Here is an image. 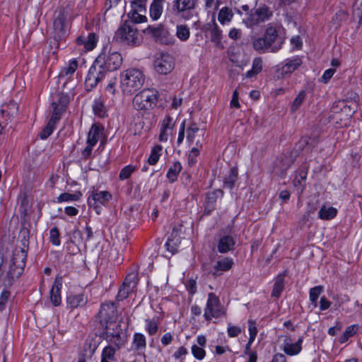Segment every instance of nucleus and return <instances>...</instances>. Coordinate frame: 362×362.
<instances>
[{"label":"nucleus","mask_w":362,"mask_h":362,"mask_svg":"<svg viewBox=\"0 0 362 362\" xmlns=\"http://www.w3.org/2000/svg\"><path fill=\"white\" fill-rule=\"evenodd\" d=\"M27 257L26 252L23 248H16L10 260L8 270L4 278L5 286H11L23 274Z\"/></svg>","instance_id":"obj_1"},{"label":"nucleus","mask_w":362,"mask_h":362,"mask_svg":"<svg viewBox=\"0 0 362 362\" xmlns=\"http://www.w3.org/2000/svg\"><path fill=\"white\" fill-rule=\"evenodd\" d=\"M144 81V74L140 69H128L121 73V90L125 95H132L142 87Z\"/></svg>","instance_id":"obj_2"},{"label":"nucleus","mask_w":362,"mask_h":362,"mask_svg":"<svg viewBox=\"0 0 362 362\" xmlns=\"http://www.w3.org/2000/svg\"><path fill=\"white\" fill-rule=\"evenodd\" d=\"M114 39L116 42H124L129 45H136L139 43L137 29L128 21H124L115 32Z\"/></svg>","instance_id":"obj_3"},{"label":"nucleus","mask_w":362,"mask_h":362,"mask_svg":"<svg viewBox=\"0 0 362 362\" xmlns=\"http://www.w3.org/2000/svg\"><path fill=\"white\" fill-rule=\"evenodd\" d=\"M158 92L153 89H144L133 98V106L137 110H148L156 106Z\"/></svg>","instance_id":"obj_4"},{"label":"nucleus","mask_w":362,"mask_h":362,"mask_svg":"<svg viewBox=\"0 0 362 362\" xmlns=\"http://www.w3.org/2000/svg\"><path fill=\"white\" fill-rule=\"evenodd\" d=\"M280 30L279 26L272 23L268 24L265 28L264 37L271 47V52L279 51L284 43V37L281 35Z\"/></svg>","instance_id":"obj_5"},{"label":"nucleus","mask_w":362,"mask_h":362,"mask_svg":"<svg viewBox=\"0 0 362 362\" xmlns=\"http://www.w3.org/2000/svg\"><path fill=\"white\" fill-rule=\"evenodd\" d=\"M67 16L64 9H60L55 13L53 20V37L57 41L68 35Z\"/></svg>","instance_id":"obj_6"},{"label":"nucleus","mask_w":362,"mask_h":362,"mask_svg":"<svg viewBox=\"0 0 362 362\" xmlns=\"http://www.w3.org/2000/svg\"><path fill=\"white\" fill-rule=\"evenodd\" d=\"M196 0H173L170 12L175 16H181L186 20L190 18L189 13L195 8Z\"/></svg>","instance_id":"obj_7"},{"label":"nucleus","mask_w":362,"mask_h":362,"mask_svg":"<svg viewBox=\"0 0 362 362\" xmlns=\"http://www.w3.org/2000/svg\"><path fill=\"white\" fill-rule=\"evenodd\" d=\"M107 71L95 59L90 66L85 81V86L88 90H92L105 76Z\"/></svg>","instance_id":"obj_8"},{"label":"nucleus","mask_w":362,"mask_h":362,"mask_svg":"<svg viewBox=\"0 0 362 362\" xmlns=\"http://www.w3.org/2000/svg\"><path fill=\"white\" fill-rule=\"evenodd\" d=\"M272 16V11L270 8L266 5H261L244 20V23L247 28H252L259 23L268 21Z\"/></svg>","instance_id":"obj_9"},{"label":"nucleus","mask_w":362,"mask_h":362,"mask_svg":"<svg viewBox=\"0 0 362 362\" xmlns=\"http://www.w3.org/2000/svg\"><path fill=\"white\" fill-rule=\"evenodd\" d=\"M224 315L225 310L218 298L214 293H209L206 308L204 315L205 319L209 321L212 317L218 318Z\"/></svg>","instance_id":"obj_10"},{"label":"nucleus","mask_w":362,"mask_h":362,"mask_svg":"<svg viewBox=\"0 0 362 362\" xmlns=\"http://www.w3.org/2000/svg\"><path fill=\"white\" fill-rule=\"evenodd\" d=\"M96 60L107 72L117 70L122 63V58L117 52H113L107 55L103 53L97 57Z\"/></svg>","instance_id":"obj_11"},{"label":"nucleus","mask_w":362,"mask_h":362,"mask_svg":"<svg viewBox=\"0 0 362 362\" xmlns=\"http://www.w3.org/2000/svg\"><path fill=\"white\" fill-rule=\"evenodd\" d=\"M98 318L100 323H105L110 327L117 325L116 320V308L113 303H106L101 305L98 313Z\"/></svg>","instance_id":"obj_12"},{"label":"nucleus","mask_w":362,"mask_h":362,"mask_svg":"<svg viewBox=\"0 0 362 362\" xmlns=\"http://www.w3.org/2000/svg\"><path fill=\"white\" fill-rule=\"evenodd\" d=\"M173 57L168 54H159L154 61V68L157 73L166 75L174 68Z\"/></svg>","instance_id":"obj_13"},{"label":"nucleus","mask_w":362,"mask_h":362,"mask_svg":"<svg viewBox=\"0 0 362 362\" xmlns=\"http://www.w3.org/2000/svg\"><path fill=\"white\" fill-rule=\"evenodd\" d=\"M69 100L67 95L60 94L58 95L57 101H53L51 104L52 112L49 120L52 122H57L63 112H65Z\"/></svg>","instance_id":"obj_14"},{"label":"nucleus","mask_w":362,"mask_h":362,"mask_svg":"<svg viewBox=\"0 0 362 362\" xmlns=\"http://www.w3.org/2000/svg\"><path fill=\"white\" fill-rule=\"evenodd\" d=\"M137 282L138 279L136 274L131 273L128 274L118 292L117 296V299L119 300L126 299L129 296V294L136 288Z\"/></svg>","instance_id":"obj_15"},{"label":"nucleus","mask_w":362,"mask_h":362,"mask_svg":"<svg viewBox=\"0 0 362 362\" xmlns=\"http://www.w3.org/2000/svg\"><path fill=\"white\" fill-rule=\"evenodd\" d=\"M187 141L189 145L204 144V130L198 127V126L192 122L187 128Z\"/></svg>","instance_id":"obj_16"},{"label":"nucleus","mask_w":362,"mask_h":362,"mask_svg":"<svg viewBox=\"0 0 362 362\" xmlns=\"http://www.w3.org/2000/svg\"><path fill=\"white\" fill-rule=\"evenodd\" d=\"M97 40L95 33H89L87 36L81 35L76 38V47L80 52H87L95 48Z\"/></svg>","instance_id":"obj_17"},{"label":"nucleus","mask_w":362,"mask_h":362,"mask_svg":"<svg viewBox=\"0 0 362 362\" xmlns=\"http://www.w3.org/2000/svg\"><path fill=\"white\" fill-rule=\"evenodd\" d=\"M112 197V195L107 191H93L88 198V204L90 206L97 208L100 204H105Z\"/></svg>","instance_id":"obj_18"},{"label":"nucleus","mask_w":362,"mask_h":362,"mask_svg":"<svg viewBox=\"0 0 362 362\" xmlns=\"http://www.w3.org/2000/svg\"><path fill=\"white\" fill-rule=\"evenodd\" d=\"M303 337H300L295 343L290 337H285L283 343V351L289 356H294L299 354L302 349Z\"/></svg>","instance_id":"obj_19"},{"label":"nucleus","mask_w":362,"mask_h":362,"mask_svg":"<svg viewBox=\"0 0 362 362\" xmlns=\"http://www.w3.org/2000/svg\"><path fill=\"white\" fill-rule=\"evenodd\" d=\"M105 330L106 340L115 344L117 349H119L123 343L120 336L119 325H114L112 327L105 325Z\"/></svg>","instance_id":"obj_20"},{"label":"nucleus","mask_w":362,"mask_h":362,"mask_svg":"<svg viewBox=\"0 0 362 362\" xmlns=\"http://www.w3.org/2000/svg\"><path fill=\"white\" fill-rule=\"evenodd\" d=\"M62 285V277L57 276L50 291V300L54 306L61 303L60 291Z\"/></svg>","instance_id":"obj_21"},{"label":"nucleus","mask_w":362,"mask_h":362,"mask_svg":"<svg viewBox=\"0 0 362 362\" xmlns=\"http://www.w3.org/2000/svg\"><path fill=\"white\" fill-rule=\"evenodd\" d=\"M235 245V240L232 235H224L218 241V250L221 253H226L228 251L233 250Z\"/></svg>","instance_id":"obj_22"},{"label":"nucleus","mask_w":362,"mask_h":362,"mask_svg":"<svg viewBox=\"0 0 362 362\" xmlns=\"http://www.w3.org/2000/svg\"><path fill=\"white\" fill-rule=\"evenodd\" d=\"M174 123L172 117L170 116L166 117L162 122L161 132L159 135V140L160 141H166L170 134H171Z\"/></svg>","instance_id":"obj_23"},{"label":"nucleus","mask_w":362,"mask_h":362,"mask_svg":"<svg viewBox=\"0 0 362 362\" xmlns=\"http://www.w3.org/2000/svg\"><path fill=\"white\" fill-rule=\"evenodd\" d=\"M103 128L101 126L93 124L88 132L87 144L95 146L103 136Z\"/></svg>","instance_id":"obj_24"},{"label":"nucleus","mask_w":362,"mask_h":362,"mask_svg":"<svg viewBox=\"0 0 362 362\" xmlns=\"http://www.w3.org/2000/svg\"><path fill=\"white\" fill-rule=\"evenodd\" d=\"M302 64V60L299 57H296L291 59H287L285 64L280 70L281 74H291L297 69Z\"/></svg>","instance_id":"obj_25"},{"label":"nucleus","mask_w":362,"mask_h":362,"mask_svg":"<svg viewBox=\"0 0 362 362\" xmlns=\"http://www.w3.org/2000/svg\"><path fill=\"white\" fill-rule=\"evenodd\" d=\"M233 265V261L231 258L226 257L218 260L214 266V276L220 275L219 272L228 271Z\"/></svg>","instance_id":"obj_26"},{"label":"nucleus","mask_w":362,"mask_h":362,"mask_svg":"<svg viewBox=\"0 0 362 362\" xmlns=\"http://www.w3.org/2000/svg\"><path fill=\"white\" fill-rule=\"evenodd\" d=\"M234 13L228 6L221 8L218 13V21L221 25L228 24L233 19Z\"/></svg>","instance_id":"obj_27"},{"label":"nucleus","mask_w":362,"mask_h":362,"mask_svg":"<svg viewBox=\"0 0 362 362\" xmlns=\"http://www.w3.org/2000/svg\"><path fill=\"white\" fill-rule=\"evenodd\" d=\"M337 214V209L336 208L323 205L318 212V217L322 220H331L334 218Z\"/></svg>","instance_id":"obj_28"},{"label":"nucleus","mask_w":362,"mask_h":362,"mask_svg":"<svg viewBox=\"0 0 362 362\" xmlns=\"http://www.w3.org/2000/svg\"><path fill=\"white\" fill-rule=\"evenodd\" d=\"M165 0H153L150 6V16L153 20H158L163 13Z\"/></svg>","instance_id":"obj_29"},{"label":"nucleus","mask_w":362,"mask_h":362,"mask_svg":"<svg viewBox=\"0 0 362 362\" xmlns=\"http://www.w3.org/2000/svg\"><path fill=\"white\" fill-rule=\"evenodd\" d=\"M293 160L291 157L284 156L278 158L276 161L275 166L281 173H284L293 164Z\"/></svg>","instance_id":"obj_30"},{"label":"nucleus","mask_w":362,"mask_h":362,"mask_svg":"<svg viewBox=\"0 0 362 362\" xmlns=\"http://www.w3.org/2000/svg\"><path fill=\"white\" fill-rule=\"evenodd\" d=\"M132 346L135 351L144 350L146 347L145 336L141 333H135L133 337Z\"/></svg>","instance_id":"obj_31"},{"label":"nucleus","mask_w":362,"mask_h":362,"mask_svg":"<svg viewBox=\"0 0 362 362\" xmlns=\"http://www.w3.org/2000/svg\"><path fill=\"white\" fill-rule=\"evenodd\" d=\"M252 47L260 53L271 52V47H269L264 36L255 39L252 42Z\"/></svg>","instance_id":"obj_32"},{"label":"nucleus","mask_w":362,"mask_h":362,"mask_svg":"<svg viewBox=\"0 0 362 362\" xmlns=\"http://www.w3.org/2000/svg\"><path fill=\"white\" fill-rule=\"evenodd\" d=\"M86 298L83 294L71 295L67 298V303L71 308H76L86 303Z\"/></svg>","instance_id":"obj_33"},{"label":"nucleus","mask_w":362,"mask_h":362,"mask_svg":"<svg viewBox=\"0 0 362 362\" xmlns=\"http://www.w3.org/2000/svg\"><path fill=\"white\" fill-rule=\"evenodd\" d=\"M284 287V274H279L275 279L272 296L279 298Z\"/></svg>","instance_id":"obj_34"},{"label":"nucleus","mask_w":362,"mask_h":362,"mask_svg":"<svg viewBox=\"0 0 362 362\" xmlns=\"http://www.w3.org/2000/svg\"><path fill=\"white\" fill-rule=\"evenodd\" d=\"M182 170V165L179 161L174 162L169 168L167 173V177L170 182H174Z\"/></svg>","instance_id":"obj_35"},{"label":"nucleus","mask_w":362,"mask_h":362,"mask_svg":"<svg viewBox=\"0 0 362 362\" xmlns=\"http://www.w3.org/2000/svg\"><path fill=\"white\" fill-rule=\"evenodd\" d=\"M262 69V59L260 57H256L252 61V66L245 76L247 78H252L259 74Z\"/></svg>","instance_id":"obj_36"},{"label":"nucleus","mask_w":362,"mask_h":362,"mask_svg":"<svg viewBox=\"0 0 362 362\" xmlns=\"http://www.w3.org/2000/svg\"><path fill=\"white\" fill-rule=\"evenodd\" d=\"M223 192L221 189H217L207 193L206 197V203L207 204V207L210 208L209 211L214 209V204L218 196H223Z\"/></svg>","instance_id":"obj_37"},{"label":"nucleus","mask_w":362,"mask_h":362,"mask_svg":"<svg viewBox=\"0 0 362 362\" xmlns=\"http://www.w3.org/2000/svg\"><path fill=\"white\" fill-rule=\"evenodd\" d=\"M162 146L160 145H156L151 150V154L148 159V163L150 165H156L161 156Z\"/></svg>","instance_id":"obj_38"},{"label":"nucleus","mask_w":362,"mask_h":362,"mask_svg":"<svg viewBox=\"0 0 362 362\" xmlns=\"http://www.w3.org/2000/svg\"><path fill=\"white\" fill-rule=\"evenodd\" d=\"M237 179L238 170L235 168H233L230 170L228 175L224 180L225 187L232 189Z\"/></svg>","instance_id":"obj_39"},{"label":"nucleus","mask_w":362,"mask_h":362,"mask_svg":"<svg viewBox=\"0 0 362 362\" xmlns=\"http://www.w3.org/2000/svg\"><path fill=\"white\" fill-rule=\"evenodd\" d=\"M180 237L177 236L176 238H173L170 236L168 239V241L165 243V246L168 251H170L172 254H175L178 250L177 247H178V245H180Z\"/></svg>","instance_id":"obj_40"},{"label":"nucleus","mask_w":362,"mask_h":362,"mask_svg":"<svg viewBox=\"0 0 362 362\" xmlns=\"http://www.w3.org/2000/svg\"><path fill=\"white\" fill-rule=\"evenodd\" d=\"M177 37L182 41H186L189 35V28L186 25H180L177 26Z\"/></svg>","instance_id":"obj_41"},{"label":"nucleus","mask_w":362,"mask_h":362,"mask_svg":"<svg viewBox=\"0 0 362 362\" xmlns=\"http://www.w3.org/2000/svg\"><path fill=\"white\" fill-rule=\"evenodd\" d=\"M322 291L323 287L322 286H315L310 290V300L311 301L314 307H317L318 297L321 294Z\"/></svg>","instance_id":"obj_42"},{"label":"nucleus","mask_w":362,"mask_h":362,"mask_svg":"<svg viewBox=\"0 0 362 362\" xmlns=\"http://www.w3.org/2000/svg\"><path fill=\"white\" fill-rule=\"evenodd\" d=\"M140 12L141 11L137 9L132 8V11L128 13L127 16L132 21V23H142L146 19V18L145 16L140 14Z\"/></svg>","instance_id":"obj_43"},{"label":"nucleus","mask_w":362,"mask_h":362,"mask_svg":"<svg viewBox=\"0 0 362 362\" xmlns=\"http://www.w3.org/2000/svg\"><path fill=\"white\" fill-rule=\"evenodd\" d=\"M146 32L148 34H151L157 40L160 41V37L166 33L162 26H148L146 29Z\"/></svg>","instance_id":"obj_44"},{"label":"nucleus","mask_w":362,"mask_h":362,"mask_svg":"<svg viewBox=\"0 0 362 362\" xmlns=\"http://www.w3.org/2000/svg\"><path fill=\"white\" fill-rule=\"evenodd\" d=\"M11 300V292L4 289L0 294V312L4 311Z\"/></svg>","instance_id":"obj_45"},{"label":"nucleus","mask_w":362,"mask_h":362,"mask_svg":"<svg viewBox=\"0 0 362 362\" xmlns=\"http://www.w3.org/2000/svg\"><path fill=\"white\" fill-rule=\"evenodd\" d=\"M78 67V62L76 59L71 60L69 65L64 67L60 72L61 76L74 74Z\"/></svg>","instance_id":"obj_46"},{"label":"nucleus","mask_w":362,"mask_h":362,"mask_svg":"<svg viewBox=\"0 0 362 362\" xmlns=\"http://www.w3.org/2000/svg\"><path fill=\"white\" fill-rule=\"evenodd\" d=\"M221 38H222V31L218 28L217 24L214 22V26L211 30V40L213 42L218 44L220 42Z\"/></svg>","instance_id":"obj_47"},{"label":"nucleus","mask_w":362,"mask_h":362,"mask_svg":"<svg viewBox=\"0 0 362 362\" xmlns=\"http://www.w3.org/2000/svg\"><path fill=\"white\" fill-rule=\"evenodd\" d=\"M55 124L54 122L49 121L47 126L40 132V136L42 139H45L51 135L55 128Z\"/></svg>","instance_id":"obj_48"},{"label":"nucleus","mask_w":362,"mask_h":362,"mask_svg":"<svg viewBox=\"0 0 362 362\" xmlns=\"http://www.w3.org/2000/svg\"><path fill=\"white\" fill-rule=\"evenodd\" d=\"M305 92L303 90L298 93L291 105V110L292 112H295L299 108L305 98Z\"/></svg>","instance_id":"obj_49"},{"label":"nucleus","mask_w":362,"mask_h":362,"mask_svg":"<svg viewBox=\"0 0 362 362\" xmlns=\"http://www.w3.org/2000/svg\"><path fill=\"white\" fill-rule=\"evenodd\" d=\"M115 352L116 350L115 348L111 346H107L103 350L102 358L109 361H114Z\"/></svg>","instance_id":"obj_50"},{"label":"nucleus","mask_w":362,"mask_h":362,"mask_svg":"<svg viewBox=\"0 0 362 362\" xmlns=\"http://www.w3.org/2000/svg\"><path fill=\"white\" fill-rule=\"evenodd\" d=\"M6 109L4 108L2 110V112L3 113L6 112L7 115L11 116V117L15 116L18 111V105L13 101L10 102L6 106Z\"/></svg>","instance_id":"obj_51"},{"label":"nucleus","mask_w":362,"mask_h":362,"mask_svg":"<svg viewBox=\"0 0 362 362\" xmlns=\"http://www.w3.org/2000/svg\"><path fill=\"white\" fill-rule=\"evenodd\" d=\"M307 177V172L304 170H300L298 172V174L296 176L295 179L293 180V184L296 187L300 185L301 189L300 192H302L303 191L304 187L303 183L305 182Z\"/></svg>","instance_id":"obj_52"},{"label":"nucleus","mask_w":362,"mask_h":362,"mask_svg":"<svg viewBox=\"0 0 362 362\" xmlns=\"http://www.w3.org/2000/svg\"><path fill=\"white\" fill-rule=\"evenodd\" d=\"M192 354L194 358L199 361L204 359L206 356V351L203 347L196 344L192 346Z\"/></svg>","instance_id":"obj_53"},{"label":"nucleus","mask_w":362,"mask_h":362,"mask_svg":"<svg viewBox=\"0 0 362 362\" xmlns=\"http://www.w3.org/2000/svg\"><path fill=\"white\" fill-rule=\"evenodd\" d=\"M81 196V193L78 194H69V193H63L60 194L58 197V202H70V201H76L78 200Z\"/></svg>","instance_id":"obj_54"},{"label":"nucleus","mask_w":362,"mask_h":362,"mask_svg":"<svg viewBox=\"0 0 362 362\" xmlns=\"http://www.w3.org/2000/svg\"><path fill=\"white\" fill-rule=\"evenodd\" d=\"M49 240L52 245L58 246L60 245L59 231L57 227H54L49 230Z\"/></svg>","instance_id":"obj_55"},{"label":"nucleus","mask_w":362,"mask_h":362,"mask_svg":"<svg viewBox=\"0 0 362 362\" xmlns=\"http://www.w3.org/2000/svg\"><path fill=\"white\" fill-rule=\"evenodd\" d=\"M146 330L147 331L148 334L151 336L156 334L158 329V323L153 320H146Z\"/></svg>","instance_id":"obj_56"},{"label":"nucleus","mask_w":362,"mask_h":362,"mask_svg":"<svg viewBox=\"0 0 362 362\" xmlns=\"http://www.w3.org/2000/svg\"><path fill=\"white\" fill-rule=\"evenodd\" d=\"M357 329L358 328L355 325L348 327L341 337L340 341L341 343L346 341L350 337L353 336L356 332Z\"/></svg>","instance_id":"obj_57"},{"label":"nucleus","mask_w":362,"mask_h":362,"mask_svg":"<svg viewBox=\"0 0 362 362\" xmlns=\"http://www.w3.org/2000/svg\"><path fill=\"white\" fill-rule=\"evenodd\" d=\"M134 170L135 167L133 165L125 166L120 171L119 179L123 180L129 178Z\"/></svg>","instance_id":"obj_58"},{"label":"nucleus","mask_w":362,"mask_h":362,"mask_svg":"<svg viewBox=\"0 0 362 362\" xmlns=\"http://www.w3.org/2000/svg\"><path fill=\"white\" fill-rule=\"evenodd\" d=\"M146 0H132V8L137 9L140 11H145Z\"/></svg>","instance_id":"obj_59"},{"label":"nucleus","mask_w":362,"mask_h":362,"mask_svg":"<svg viewBox=\"0 0 362 362\" xmlns=\"http://www.w3.org/2000/svg\"><path fill=\"white\" fill-rule=\"evenodd\" d=\"M249 333H250V342H253L257 334V329L256 327V324L255 322L252 320H249Z\"/></svg>","instance_id":"obj_60"},{"label":"nucleus","mask_w":362,"mask_h":362,"mask_svg":"<svg viewBox=\"0 0 362 362\" xmlns=\"http://www.w3.org/2000/svg\"><path fill=\"white\" fill-rule=\"evenodd\" d=\"M93 111L95 115H98L100 117H103L105 115L104 105L100 101H95L93 105Z\"/></svg>","instance_id":"obj_61"},{"label":"nucleus","mask_w":362,"mask_h":362,"mask_svg":"<svg viewBox=\"0 0 362 362\" xmlns=\"http://www.w3.org/2000/svg\"><path fill=\"white\" fill-rule=\"evenodd\" d=\"M241 332V329L236 326H228V334L230 337H235Z\"/></svg>","instance_id":"obj_62"},{"label":"nucleus","mask_w":362,"mask_h":362,"mask_svg":"<svg viewBox=\"0 0 362 362\" xmlns=\"http://www.w3.org/2000/svg\"><path fill=\"white\" fill-rule=\"evenodd\" d=\"M241 35V30L235 28H232L228 33V37L232 40H238Z\"/></svg>","instance_id":"obj_63"},{"label":"nucleus","mask_w":362,"mask_h":362,"mask_svg":"<svg viewBox=\"0 0 362 362\" xmlns=\"http://www.w3.org/2000/svg\"><path fill=\"white\" fill-rule=\"evenodd\" d=\"M334 73L335 69H329L326 70L322 76V81L324 83H327V81L332 78Z\"/></svg>","instance_id":"obj_64"}]
</instances>
